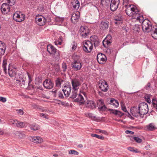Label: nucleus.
I'll return each instance as SVG.
<instances>
[{
    "label": "nucleus",
    "instance_id": "41",
    "mask_svg": "<svg viewBox=\"0 0 157 157\" xmlns=\"http://www.w3.org/2000/svg\"><path fill=\"white\" fill-rule=\"evenodd\" d=\"M112 40H109L105 39L102 42L103 45L104 47H106L105 43H106L107 45H108L112 42Z\"/></svg>",
    "mask_w": 157,
    "mask_h": 157
},
{
    "label": "nucleus",
    "instance_id": "49",
    "mask_svg": "<svg viewBox=\"0 0 157 157\" xmlns=\"http://www.w3.org/2000/svg\"><path fill=\"white\" fill-rule=\"evenodd\" d=\"M121 106L122 110L125 112H128L127 109L124 104L122 103H121Z\"/></svg>",
    "mask_w": 157,
    "mask_h": 157
},
{
    "label": "nucleus",
    "instance_id": "27",
    "mask_svg": "<svg viewBox=\"0 0 157 157\" xmlns=\"http://www.w3.org/2000/svg\"><path fill=\"white\" fill-rule=\"evenodd\" d=\"M8 74L11 77H13L16 75V70L14 69H11L9 67L8 68Z\"/></svg>",
    "mask_w": 157,
    "mask_h": 157
},
{
    "label": "nucleus",
    "instance_id": "5",
    "mask_svg": "<svg viewBox=\"0 0 157 157\" xmlns=\"http://www.w3.org/2000/svg\"><path fill=\"white\" fill-rule=\"evenodd\" d=\"M71 86L69 82L66 83L62 88V90L66 97H68L71 91Z\"/></svg>",
    "mask_w": 157,
    "mask_h": 157
},
{
    "label": "nucleus",
    "instance_id": "17",
    "mask_svg": "<svg viewBox=\"0 0 157 157\" xmlns=\"http://www.w3.org/2000/svg\"><path fill=\"white\" fill-rule=\"evenodd\" d=\"M97 104L98 106V109L100 110H105L106 108L104 105V103L102 100H98L97 101Z\"/></svg>",
    "mask_w": 157,
    "mask_h": 157
},
{
    "label": "nucleus",
    "instance_id": "35",
    "mask_svg": "<svg viewBox=\"0 0 157 157\" xmlns=\"http://www.w3.org/2000/svg\"><path fill=\"white\" fill-rule=\"evenodd\" d=\"M63 82V80L61 78H58L56 81V86L60 87L61 86L62 83Z\"/></svg>",
    "mask_w": 157,
    "mask_h": 157
},
{
    "label": "nucleus",
    "instance_id": "60",
    "mask_svg": "<svg viewBox=\"0 0 157 157\" xmlns=\"http://www.w3.org/2000/svg\"><path fill=\"white\" fill-rule=\"evenodd\" d=\"M125 133L127 134L132 135L134 134V132L132 131L128 130L125 131Z\"/></svg>",
    "mask_w": 157,
    "mask_h": 157
},
{
    "label": "nucleus",
    "instance_id": "40",
    "mask_svg": "<svg viewBox=\"0 0 157 157\" xmlns=\"http://www.w3.org/2000/svg\"><path fill=\"white\" fill-rule=\"evenodd\" d=\"M109 3L110 0H101V3L102 5H108Z\"/></svg>",
    "mask_w": 157,
    "mask_h": 157
},
{
    "label": "nucleus",
    "instance_id": "16",
    "mask_svg": "<svg viewBox=\"0 0 157 157\" xmlns=\"http://www.w3.org/2000/svg\"><path fill=\"white\" fill-rule=\"evenodd\" d=\"M99 88L102 91L106 92L109 88L107 82L105 81H102L101 84H100Z\"/></svg>",
    "mask_w": 157,
    "mask_h": 157
},
{
    "label": "nucleus",
    "instance_id": "63",
    "mask_svg": "<svg viewBox=\"0 0 157 157\" xmlns=\"http://www.w3.org/2000/svg\"><path fill=\"white\" fill-rule=\"evenodd\" d=\"M128 149L131 151L133 152L134 150V148L132 147H129L128 148Z\"/></svg>",
    "mask_w": 157,
    "mask_h": 157
},
{
    "label": "nucleus",
    "instance_id": "21",
    "mask_svg": "<svg viewBox=\"0 0 157 157\" xmlns=\"http://www.w3.org/2000/svg\"><path fill=\"white\" fill-rule=\"evenodd\" d=\"M19 77L17 79V83L19 84L21 87H23L25 83V80L22 77V76L21 75H20V76L19 75Z\"/></svg>",
    "mask_w": 157,
    "mask_h": 157
},
{
    "label": "nucleus",
    "instance_id": "26",
    "mask_svg": "<svg viewBox=\"0 0 157 157\" xmlns=\"http://www.w3.org/2000/svg\"><path fill=\"white\" fill-rule=\"evenodd\" d=\"M78 90L72 89L70 98L72 99L75 98L78 95Z\"/></svg>",
    "mask_w": 157,
    "mask_h": 157
},
{
    "label": "nucleus",
    "instance_id": "50",
    "mask_svg": "<svg viewBox=\"0 0 157 157\" xmlns=\"http://www.w3.org/2000/svg\"><path fill=\"white\" fill-rule=\"evenodd\" d=\"M62 68L63 71H65L67 69V66L66 64L65 63H63L62 64Z\"/></svg>",
    "mask_w": 157,
    "mask_h": 157
},
{
    "label": "nucleus",
    "instance_id": "3",
    "mask_svg": "<svg viewBox=\"0 0 157 157\" xmlns=\"http://www.w3.org/2000/svg\"><path fill=\"white\" fill-rule=\"evenodd\" d=\"M142 27L144 32L148 33L150 32L152 37L157 40V28L152 27L149 21L147 19L144 20L142 22Z\"/></svg>",
    "mask_w": 157,
    "mask_h": 157
},
{
    "label": "nucleus",
    "instance_id": "36",
    "mask_svg": "<svg viewBox=\"0 0 157 157\" xmlns=\"http://www.w3.org/2000/svg\"><path fill=\"white\" fill-rule=\"evenodd\" d=\"M131 140H134L136 142L138 143H140L142 142V140L141 139L137 137L133 136L131 138Z\"/></svg>",
    "mask_w": 157,
    "mask_h": 157
},
{
    "label": "nucleus",
    "instance_id": "30",
    "mask_svg": "<svg viewBox=\"0 0 157 157\" xmlns=\"http://www.w3.org/2000/svg\"><path fill=\"white\" fill-rule=\"evenodd\" d=\"M15 135L20 139L24 138L25 136V134L21 131H16L15 132Z\"/></svg>",
    "mask_w": 157,
    "mask_h": 157
},
{
    "label": "nucleus",
    "instance_id": "6",
    "mask_svg": "<svg viewBox=\"0 0 157 157\" xmlns=\"http://www.w3.org/2000/svg\"><path fill=\"white\" fill-rule=\"evenodd\" d=\"M25 15L20 12H17L13 15V19L17 22H21L25 18Z\"/></svg>",
    "mask_w": 157,
    "mask_h": 157
},
{
    "label": "nucleus",
    "instance_id": "23",
    "mask_svg": "<svg viewBox=\"0 0 157 157\" xmlns=\"http://www.w3.org/2000/svg\"><path fill=\"white\" fill-rule=\"evenodd\" d=\"M79 93L78 94V97L75 99V101L80 103V105L83 104L84 103L85 101L83 97Z\"/></svg>",
    "mask_w": 157,
    "mask_h": 157
},
{
    "label": "nucleus",
    "instance_id": "32",
    "mask_svg": "<svg viewBox=\"0 0 157 157\" xmlns=\"http://www.w3.org/2000/svg\"><path fill=\"white\" fill-rule=\"evenodd\" d=\"M7 63V59L4 57L3 60V63L2 64V67L3 69V70L5 73L6 72V65Z\"/></svg>",
    "mask_w": 157,
    "mask_h": 157
},
{
    "label": "nucleus",
    "instance_id": "58",
    "mask_svg": "<svg viewBox=\"0 0 157 157\" xmlns=\"http://www.w3.org/2000/svg\"><path fill=\"white\" fill-rule=\"evenodd\" d=\"M59 97L61 98H64L63 93L61 91H59L58 93Z\"/></svg>",
    "mask_w": 157,
    "mask_h": 157
},
{
    "label": "nucleus",
    "instance_id": "39",
    "mask_svg": "<svg viewBox=\"0 0 157 157\" xmlns=\"http://www.w3.org/2000/svg\"><path fill=\"white\" fill-rule=\"evenodd\" d=\"M91 136L92 137H95L97 138H98L101 140H103L104 139V136L95 134H91Z\"/></svg>",
    "mask_w": 157,
    "mask_h": 157
},
{
    "label": "nucleus",
    "instance_id": "24",
    "mask_svg": "<svg viewBox=\"0 0 157 157\" xmlns=\"http://www.w3.org/2000/svg\"><path fill=\"white\" fill-rule=\"evenodd\" d=\"M6 48L5 44L2 41L0 42V55H3L5 53Z\"/></svg>",
    "mask_w": 157,
    "mask_h": 157
},
{
    "label": "nucleus",
    "instance_id": "64",
    "mask_svg": "<svg viewBox=\"0 0 157 157\" xmlns=\"http://www.w3.org/2000/svg\"><path fill=\"white\" fill-rule=\"evenodd\" d=\"M145 148L146 149L149 150L150 148V146L149 145H148L145 146Z\"/></svg>",
    "mask_w": 157,
    "mask_h": 157
},
{
    "label": "nucleus",
    "instance_id": "14",
    "mask_svg": "<svg viewBox=\"0 0 157 157\" xmlns=\"http://www.w3.org/2000/svg\"><path fill=\"white\" fill-rule=\"evenodd\" d=\"M29 139L31 141L36 143H41L43 142V139L40 136L29 137Z\"/></svg>",
    "mask_w": 157,
    "mask_h": 157
},
{
    "label": "nucleus",
    "instance_id": "52",
    "mask_svg": "<svg viewBox=\"0 0 157 157\" xmlns=\"http://www.w3.org/2000/svg\"><path fill=\"white\" fill-rule=\"evenodd\" d=\"M40 112H47L48 111V110L44 107H40L38 108Z\"/></svg>",
    "mask_w": 157,
    "mask_h": 157
},
{
    "label": "nucleus",
    "instance_id": "44",
    "mask_svg": "<svg viewBox=\"0 0 157 157\" xmlns=\"http://www.w3.org/2000/svg\"><path fill=\"white\" fill-rule=\"evenodd\" d=\"M77 47V44L74 41L72 44L71 50L74 51L76 50Z\"/></svg>",
    "mask_w": 157,
    "mask_h": 157
},
{
    "label": "nucleus",
    "instance_id": "20",
    "mask_svg": "<svg viewBox=\"0 0 157 157\" xmlns=\"http://www.w3.org/2000/svg\"><path fill=\"white\" fill-rule=\"evenodd\" d=\"M79 17V13L78 12L73 13L71 16V20L72 22L75 23L77 22Z\"/></svg>",
    "mask_w": 157,
    "mask_h": 157
},
{
    "label": "nucleus",
    "instance_id": "13",
    "mask_svg": "<svg viewBox=\"0 0 157 157\" xmlns=\"http://www.w3.org/2000/svg\"><path fill=\"white\" fill-rule=\"evenodd\" d=\"M1 9L3 13L4 14H6L10 11V7L7 3H3L1 6Z\"/></svg>",
    "mask_w": 157,
    "mask_h": 157
},
{
    "label": "nucleus",
    "instance_id": "19",
    "mask_svg": "<svg viewBox=\"0 0 157 157\" xmlns=\"http://www.w3.org/2000/svg\"><path fill=\"white\" fill-rule=\"evenodd\" d=\"M88 90V87L86 84L83 83L82 84L80 89V93L82 94L85 97H86V92Z\"/></svg>",
    "mask_w": 157,
    "mask_h": 157
},
{
    "label": "nucleus",
    "instance_id": "37",
    "mask_svg": "<svg viewBox=\"0 0 157 157\" xmlns=\"http://www.w3.org/2000/svg\"><path fill=\"white\" fill-rule=\"evenodd\" d=\"M18 121L16 119H11L10 120L11 124L15 127H17Z\"/></svg>",
    "mask_w": 157,
    "mask_h": 157
},
{
    "label": "nucleus",
    "instance_id": "38",
    "mask_svg": "<svg viewBox=\"0 0 157 157\" xmlns=\"http://www.w3.org/2000/svg\"><path fill=\"white\" fill-rule=\"evenodd\" d=\"M25 122H20L18 121L17 127L20 128H22L25 126Z\"/></svg>",
    "mask_w": 157,
    "mask_h": 157
},
{
    "label": "nucleus",
    "instance_id": "4",
    "mask_svg": "<svg viewBox=\"0 0 157 157\" xmlns=\"http://www.w3.org/2000/svg\"><path fill=\"white\" fill-rule=\"evenodd\" d=\"M80 59L79 56H76L72 63V67L75 71L80 70L82 67V62L79 60Z\"/></svg>",
    "mask_w": 157,
    "mask_h": 157
},
{
    "label": "nucleus",
    "instance_id": "47",
    "mask_svg": "<svg viewBox=\"0 0 157 157\" xmlns=\"http://www.w3.org/2000/svg\"><path fill=\"white\" fill-rule=\"evenodd\" d=\"M69 154H74L78 155V152L74 150H70L69 151Z\"/></svg>",
    "mask_w": 157,
    "mask_h": 157
},
{
    "label": "nucleus",
    "instance_id": "57",
    "mask_svg": "<svg viewBox=\"0 0 157 157\" xmlns=\"http://www.w3.org/2000/svg\"><path fill=\"white\" fill-rule=\"evenodd\" d=\"M0 101L3 102H5L6 101V99L5 98L0 97Z\"/></svg>",
    "mask_w": 157,
    "mask_h": 157
},
{
    "label": "nucleus",
    "instance_id": "56",
    "mask_svg": "<svg viewBox=\"0 0 157 157\" xmlns=\"http://www.w3.org/2000/svg\"><path fill=\"white\" fill-rule=\"evenodd\" d=\"M54 43L56 45H61L62 44V40H56L54 42Z\"/></svg>",
    "mask_w": 157,
    "mask_h": 157
},
{
    "label": "nucleus",
    "instance_id": "2",
    "mask_svg": "<svg viewBox=\"0 0 157 157\" xmlns=\"http://www.w3.org/2000/svg\"><path fill=\"white\" fill-rule=\"evenodd\" d=\"M125 8V12L128 15L132 16L133 18L136 19L140 23H142L144 20L143 15L139 13L138 9L135 6L132 5H129Z\"/></svg>",
    "mask_w": 157,
    "mask_h": 157
},
{
    "label": "nucleus",
    "instance_id": "7",
    "mask_svg": "<svg viewBox=\"0 0 157 157\" xmlns=\"http://www.w3.org/2000/svg\"><path fill=\"white\" fill-rule=\"evenodd\" d=\"M83 44L84 51L86 53L90 52L93 49L92 43L90 41H87L83 42Z\"/></svg>",
    "mask_w": 157,
    "mask_h": 157
},
{
    "label": "nucleus",
    "instance_id": "55",
    "mask_svg": "<svg viewBox=\"0 0 157 157\" xmlns=\"http://www.w3.org/2000/svg\"><path fill=\"white\" fill-rule=\"evenodd\" d=\"M97 131H98V132L102 133V134H107V132L105 130H101L100 129H97Z\"/></svg>",
    "mask_w": 157,
    "mask_h": 157
},
{
    "label": "nucleus",
    "instance_id": "22",
    "mask_svg": "<svg viewBox=\"0 0 157 157\" xmlns=\"http://www.w3.org/2000/svg\"><path fill=\"white\" fill-rule=\"evenodd\" d=\"M108 110L111 113H113L120 117H122L124 114L123 113L117 110L109 109Z\"/></svg>",
    "mask_w": 157,
    "mask_h": 157
},
{
    "label": "nucleus",
    "instance_id": "51",
    "mask_svg": "<svg viewBox=\"0 0 157 157\" xmlns=\"http://www.w3.org/2000/svg\"><path fill=\"white\" fill-rule=\"evenodd\" d=\"M85 115L87 117H88L91 118H94L95 117L93 116V114L91 113H85Z\"/></svg>",
    "mask_w": 157,
    "mask_h": 157
},
{
    "label": "nucleus",
    "instance_id": "12",
    "mask_svg": "<svg viewBox=\"0 0 157 157\" xmlns=\"http://www.w3.org/2000/svg\"><path fill=\"white\" fill-rule=\"evenodd\" d=\"M119 0H111L110 4V10L113 11H115L118 7Z\"/></svg>",
    "mask_w": 157,
    "mask_h": 157
},
{
    "label": "nucleus",
    "instance_id": "18",
    "mask_svg": "<svg viewBox=\"0 0 157 157\" xmlns=\"http://www.w3.org/2000/svg\"><path fill=\"white\" fill-rule=\"evenodd\" d=\"M47 50L51 54L54 55L57 52V49L53 46L50 44L47 46Z\"/></svg>",
    "mask_w": 157,
    "mask_h": 157
},
{
    "label": "nucleus",
    "instance_id": "42",
    "mask_svg": "<svg viewBox=\"0 0 157 157\" xmlns=\"http://www.w3.org/2000/svg\"><path fill=\"white\" fill-rule=\"evenodd\" d=\"M145 99L146 101L149 103H150L151 101L150 99V95L149 94H146L144 96Z\"/></svg>",
    "mask_w": 157,
    "mask_h": 157
},
{
    "label": "nucleus",
    "instance_id": "25",
    "mask_svg": "<svg viewBox=\"0 0 157 157\" xmlns=\"http://www.w3.org/2000/svg\"><path fill=\"white\" fill-rule=\"evenodd\" d=\"M87 107L91 109L96 108V104L94 101L92 100H88L87 103Z\"/></svg>",
    "mask_w": 157,
    "mask_h": 157
},
{
    "label": "nucleus",
    "instance_id": "59",
    "mask_svg": "<svg viewBox=\"0 0 157 157\" xmlns=\"http://www.w3.org/2000/svg\"><path fill=\"white\" fill-rule=\"evenodd\" d=\"M112 38L111 35H108L107 36L105 39L109 40H112Z\"/></svg>",
    "mask_w": 157,
    "mask_h": 157
},
{
    "label": "nucleus",
    "instance_id": "9",
    "mask_svg": "<svg viewBox=\"0 0 157 157\" xmlns=\"http://www.w3.org/2000/svg\"><path fill=\"white\" fill-rule=\"evenodd\" d=\"M36 23L40 26L44 25L47 22V19L42 16H37L35 18Z\"/></svg>",
    "mask_w": 157,
    "mask_h": 157
},
{
    "label": "nucleus",
    "instance_id": "29",
    "mask_svg": "<svg viewBox=\"0 0 157 157\" xmlns=\"http://www.w3.org/2000/svg\"><path fill=\"white\" fill-rule=\"evenodd\" d=\"M147 130L148 131H152L156 129L154 124L153 123H151L146 127Z\"/></svg>",
    "mask_w": 157,
    "mask_h": 157
},
{
    "label": "nucleus",
    "instance_id": "8",
    "mask_svg": "<svg viewBox=\"0 0 157 157\" xmlns=\"http://www.w3.org/2000/svg\"><path fill=\"white\" fill-rule=\"evenodd\" d=\"M80 34L83 38H86L89 33V30L88 28L86 26H81L79 30Z\"/></svg>",
    "mask_w": 157,
    "mask_h": 157
},
{
    "label": "nucleus",
    "instance_id": "54",
    "mask_svg": "<svg viewBox=\"0 0 157 157\" xmlns=\"http://www.w3.org/2000/svg\"><path fill=\"white\" fill-rule=\"evenodd\" d=\"M17 113L19 115H22L24 113V112L23 110L21 109H17L16 110Z\"/></svg>",
    "mask_w": 157,
    "mask_h": 157
},
{
    "label": "nucleus",
    "instance_id": "43",
    "mask_svg": "<svg viewBox=\"0 0 157 157\" xmlns=\"http://www.w3.org/2000/svg\"><path fill=\"white\" fill-rule=\"evenodd\" d=\"M7 2L10 6H12L15 3L16 0H6Z\"/></svg>",
    "mask_w": 157,
    "mask_h": 157
},
{
    "label": "nucleus",
    "instance_id": "11",
    "mask_svg": "<svg viewBox=\"0 0 157 157\" xmlns=\"http://www.w3.org/2000/svg\"><path fill=\"white\" fill-rule=\"evenodd\" d=\"M71 83L72 86V89L78 90L80 86L81 85V82L80 80L76 78L71 80Z\"/></svg>",
    "mask_w": 157,
    "mask_h": 157
},
{
    "label": "nucleus",
    "instance_id": "15",
    "mask_svg": "<svg viewBox=\"0 0 157 157\" xmlns=\"http://www.w3.org/2000/svg\"><path fill=\"white\" fill-rule=\"evenodd\" d=\"M43 85L45 88L48 89H51L53 86V83L50 79L45 80L44 82Z\"/></svg>",
    "mask_w": 157,
    "mask_h": 157
},
{
    "label": "nucleus",
    "instance_id": "1",
    "mask_svg": "<svg viewBox=\"0 0 157 157\" xmlns=\"http://www.w3.org/2000/svg\"><path fill=\"white\" fill-rule=\"evenodd\" d=\"M148 110L147 104L146 103L142 102L139 104L138 107L137 106L132 107L130 112L134 116L136 117L140 116L141 118H143L144 115L147 114Z\"/></svg>",
    "mask_w": 157,
    "mask_h": 157
},
{
    "label": "nucleus",
    "instance_id": "48",
    "mask_svg": "<svg viewBox=\"0 0 157 157\" xmlns=\"http://www.w3.org/2000/svg\"><path fill=\"white\" fill-rule=\"evenodd\" d=\"M39 116L40 117L44 118L47 119H48L49 118L48 115L45 113H40Z\"/></svg>",
    "mask_w": 157,
    "mask_h": 157
},
{
    "label": "nucleus",
    "instance_id": "10",
    "mask_svg": "<svg viewBox=\"0 0 157 157\" xmlns=\"http://www.w3.org/2000/svg\"><path fill=\"white\" fill-rule=\"evenodd\" d=\"M97 59L99 63L103 64L106 60L107 58L105 55L101 53H99L97 56Z\"/></svg>",
    "mask_w": 157,
    "mask_h": 157
},
{
    "label": "nucleus",
    "instance_id": "53",
    "mask_svg": "<svg viewBox=\"0 0 157 157\" xmlns=\"http://www.w3.org/2000/svg\"><path fill=\"white\" fill-rule=\"evenodd\" d=\"M128 0H123V6H125V8L127 7L128 6Z\"/></svg>",
    "mask_w": 157,
    "mask_h": 157
},
{
    "label": "nucleus",
    "instance_id": "33",
    "mask_svg": "<svg viewBox=\"0 0 157 157\" xmlns=\"http://www.w3.org/2000/svg\"><path fill=\"white\" fill-rule=\"evenodd\" d=\"M73 7L75 9L77 10L79 7L80 6V3L77 0H75L72 3Z\"/></svg>",
    "mask_w": 157,
    "mask_h": 157
},
{
    "label": "nucleus",
    "instance_id": "62",
    "mask_svg": "<svg viewBox=\"0 0 157 157\" xmlns=\"http://www.w3.org/2000/svg\"><path fill=\"white\" fill-rule=\"evenodd\" d=\"M28 76L29 77V84L30 83L32 82V79L31 76L29 74H28Z\"/></svg>",
    "mask_w": 157,
    "mask_h": 157
},
{
    "label": "nucleus",
    "instance_id": "46",
    "mask_svg": "<svg viewBox=\"0 0 157 157\" xmlns=\"http://www.w3.org/2000/svg\"><path fill=\"white\" fill-rule=\"evenodd\" d=\"M133 30L136 32H138L140 30V25L135 24L133 26Z\"/></svg>",
    "mask_w": 157,
    "mask_h": 157
},
{
    "label": "nucleus",
    "instance_id": "34",
    "mask_svg": "<svg viewBox=\"0 0 157 157\" xmlns=\"http://www.w3.org/2000/svg\"><path fill=\"white\" fill-rule=\"evenodd\" d=\"M101 25L103 30L107 29L109 27L108 23L104 21H102L101 22Z\"/></svg>",
    "mask_w": 157,
    "mask_h": 157
},
{
    "label": "nucleus",
    "instance_id": "61",
    "mask_svg": "<svg viewBox=\"0 0 157 157\" xmlns=\"http://www.w3.org/2000/svg\"><path fill=\"white\" fill-rule=\"evenodd\" d=\"M157 102L155 101V102H152V105L153 107L157 109V104L156 103Z\"/></svg>",
    "mask_w": 157,
    "mask_h": 157
},
{
    "label": "nucleus",
    "instance_id": "45",
    "mask_svg": "<svg viewBox=\"0 0 157 157\" xmlns=\"http://www.w3.org/2000/svg\"><path fill=\"white\" fill-rule=\"evenodd\" d=\"M121 15L120 14L115 17L114 20L116 21H120L122 20V18Z\"/></svg>",
    "mask_w": 157,
    "mask_h": 157
},
{
    "label": "nucleus",
    "instance_id": "28",
    "mask_svg": "<svg viewBox=\"0 0 157 157\" xmlns=\"http://www.w3.org/2000/svg\"><path fill=\"white\" fill-rule=\"evenodd\" d=\"M30 128L32 130L36 131L40 128V126L36 124H33L29 125Z\"/></svg>",
    "mask_w": 157,
    "mask_h": 157
},
{
    "label": "nucleus",
    "instance_id": "31",
    "mask_svg": "<svg viewBox=\"0 0 157 157\" xmlns=\"http://www.w3.org/2000/svg\"><path fill=\"white\" fill-rule=\"evenodd\" d=\"M109 103L112 105L115 106V107H117L119 105L118 101L114 99L110 100Z\"/></svg>",
    "mask_w": 157,
    "mask_h": 157
}]
</instances>
